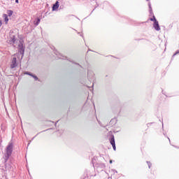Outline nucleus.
Masks as SVG:
<instances>
[{
  "instance_id": "f257e3e1",
  "label": "nucleus",
  "mask_w": 179,
  "mask_h": 179,
  "mask_svg": "<svg viewBox=\"0 0 179 179\" xmlns=\"http://www.w3.org/2000/svg\"><path fill=\"white\" fill-rule=\"evenodd\" d=\"M12 152H13V145L12 143H10L7 146L6 152L5 157H3L4 163H6V162H8V159H9V157H10V155H12Z\"/></svg>"
},
{
  "instance_id": "f03ea898",
  "label": "nucleus",
  "mask_w": 179,
  "mask_h": 179,
  "mask_svg": "<svg viewBox=\"0 0 179 179\" xmlns=\"http://www.w3.org/2000/svg\"><path fill=\"white\" fill-rule=\"evenodd\" d=\"M17 66V62L16 60V57H13L11 64H10V68L11 69H13Z\"/></svg>"
},
{
  "instance_id": "7ed1b4c3",
  "label": "nucleus",
  "mask_w": 179,
  "mask_h": 179,
  "mask_svg": "<svg viewBox=\"0 0 179 179\" xmlns=\"http://www.w3.org/2000/svg\"><path fill=\"white\" fill-rule=\"evenodd\" d=\"M18 48H19V52L22 55V57H23V55H24V48L23 47V44L20 43L18 45Z\"/></svg>"
},
{
  "instance_id": "20e7f679",
  "label": "nucleus",
  "mask_w": 179,
  "mask_h": 179,
  "mask_svg": "<svg viewBox=\"0 0 179 179\" xmlns=\"http://www.w3.org/2000/svg\"><path fill=\"white\" fill-rule=\"evenodd\" d=\"M87 75L89 80L92 81L93 79H94V73H93V71H88Z\"/></svg>"
},
{
  "instance_id": "39448f33",
  "label": "nucleus",
  "mask_w": 179,
  "mask_h": 179,
  "mask_svg": "<svg viewBox=\"0 0 179 179\" xmlns=\"http://www.w3.org/2000/svg\"><path fill=\"white\" fill-rule=\"evenodd\" d=\"M110 143L112 145L113 150H115V138H114V136H112L110 138Z\"/></svg>"
},
{
  "instance_id": "423d86ee",
  "label": "nucleus",
  "mask_w": 179,
  "mask_h": 179,
  "mask_svg": "<svg viewBox=\"0 0 179 179\" xmlns=\"http://www.w3.org/2000/svg\"><path fill=\"white\" fill-rule=\"evenodd\" d=\"M153 27H154V29H155V30H157V31H159L160 26H159V22L158 21H155L154 22Z\"/></svg>"
},
{
  "instance_id": "0eeeda50",
  "label": "nucleus",
  "mask_w": 179,
  "mask_h": 179,
  "mask_svg": "<svg viewBox=\"0 0 179 179\" xmlns=\"http://www.w3.org/2000/svg\"><path fill=\"white\" fill-rule=\"evenodd\" d=\"M58 8H59V2L56 1V3L52 6V10H57V9H58Z\"/></svg>"
},
{
  "instance_id": "6e6552de",
  "label": "nucleus",
  "mask_w": 179,
  "mask_h": 179,
  "mask_svg": "<svg viewBox=\"0 0 179 179\" xmlns=\"http://www.w3.org/2000/svg\"><path fill=\"white\" fill-rule=\"evenodd\" d=\"M15 41H16V38L15 36L13 35L10 37L9 43L10 44H15Z\"/></svg>"
},
{
  "instance_id": "1a4fd4ad",
  "label": "nucleus",
  "mask_w": 179,
  "mask_h": 179,
  "mask_svg": "<svg viewBox=\"0 0 179 179\" xmlns=\"http://www.w3.org/2000/svg\"><path fill=\"white\" fill-rule=\"evenodd\" d=\"M7 14H8V16H11L12 15H13V11L11 10H8L7 11Z\"/></svg>"
},
{
  "instance_id": "9d476101",
  "label": "nucleus",
  "mask_w": 179,
  "mask_h": 179,
  "mask_svg": "<svg viewBox=\"0 0 179 179\" xmlns=\"http://www.w3.org/2000/svg\"><path fill=\"white\" fill-rule=\"evenodd\" d=\"M4 20L6 23H8V22H9V19L8 18V15L6 14H4Z\"/></svg>"
},
{
  "instance_id": "9b49d317",
  "label": "nucleus",
  "mask_w": 179,
  "mask_h": 179,
  "mask_svg": "<svg viewBox=\"0 0 179 179\" xmlns=\"http://www.w3.org/2000/svg\"><path fill=\"white\" fill-rule=\"evenodd\" d=\"M149 9H150V15L153 14V11L152 10V6L150 5V3H148Z\"/></svg>"
},
{
  "instance_id": "f8f14e48",
  "label": "nucleus",
  "mask_w": 179,
  "mask_h": 179,
  "mask_svg": "<svg viewBox=\"0 0 179 179\" xmlns=\"http://www.w3.org/2000/svg\"><path fill=\"white\" fill-rule=\"evenodd\" d=\"M24 75H29V76H31L32 78H33V76H34L33 73H30V72H29V71H26V72L24 73Z\"/></svg>"
},
{
  "instance_id": "ddd939ff",
  "label": "nucleus",
  "mask_w": 179,
  "mask_h": 179,
  "mask_svg": "<svg viewBox=\"0 0 179 179\" xmlns=\"http://www.w3.org/2000/svg\"><path fill=\"white\" fill-rule=\"evenodd\" d=\"M150 20H151V22H154V23H155V22L157 21V20H156V17H155V15H153V18H150Z\"/></svg>"
},
{
  "instance_id": "4468645a",
  "label": "nucleus",
  "mask_w": 179,
  "mask_h": 179,
  "mask_svg": "<svg viewBox=\"0 0 179 179\" xmlns=\"http://www.w3.org/2000/svg\"><path fill=\"white\" fill-rule=\"evenodd\" d=\"M34 24L38 26V24H40V19H38L36 22H34Z\"/></svg>"
},
{
  "instance_id": "2eb2a0df",
  "label": "nucleus",
  "mask_w": 179,
  "mask_h": 179,
  "mask_svg": "<svg viewBox=\"0 0 179 179\" xmlns=\"http://www.w3.org/2000/svg\"><path fill=\"white\" fill-rule=\"evenodd\" d=\"M32 78H34V79L35 80H38V77H37L36 75L34 74V76H32Z\"/></svg>"
},
{
  "instance_id": "dca6fc26",
  "label": "nucleus",
  "mask_w": 179,
  "mask_h": 179,
  "mask_svg": "<svg viewBox=\"0 0 179 179\" xmlns=\"http://www.w3.org/2000/svg\"><path fill=\"white\" fill-rule=\"evenodd\" d=\"M6 170H10V165L6 164Z\"/></svg>"
},
{
  "instance_id": "f3484780",
  "label": "nucleus",
  "mask_w": 179,
  "mask_h": 179,
  "mask_svg": "<svg viewBox=\"0 0 179 179\" xmlns=\"http://www.w3.org/2000/svg\"><path fill=\"white\" fill-rule=\"evenodd\" d=\"M147 164L148 165L149 169H150V167H152V164L150 163V162H147Z\"/></svg>"
},
{
  "instance_id": "a211bd4d",
  "label": "nucleus",
  "mask_w": 179,
  "mask_h": 179,
  "mask_svg": "<svg viewBox=\"0 0 179 179\" xmlns=\"http://www.w3.org/2000/svg\"><path fill=\"white\" fill-rule=\"evenodd\" d=\"M177 54H179V50H177L175 54H173V57H176Z\"/></svg>"
},
{
  "instance_id": "6ab92c4d",
  "label": "nucleus",
  "mask_w": 179,
  "mask_h": 179,
  "mask_svg": "<svg viewBox=\"0 0 179 179\" xmlns=\"http://www.w3.org/2000/svg\"><path fill=\"white\" fill-rule=\"evenodd\" d=\"M16 3H19V0H15Z\"/></svg>"
},
{
  "instance_id": "aec40b11",
  "label": "nucleus",
  "mask_w": 179,
  "mask_h": 179,
  "mask_svg": "<svg viewBox=\"0 0 179 179\" xmlns=\"http://www.w3.org/2000/svg\"><path fill=\"white\" fill-rule=\"evenodd\" d=\"M2 26V21L0 20V27Z\"/></svg>"
},
{
  "instance_id": "412c9836",
  "label": "nucleus",
  "mask_w": 179,
  "mask_h": 179,
  "mask_svg": "<svg viewBox=\"0 0 179 179\" xmlns=\"http://www.w3.org/2000/svg\"><path fill=\"white\" fill-rule=\"evenodd\" d=\"M93 86H94V83H92V87H93Z\"/></svg>"
},
{
  "instance_id": "4be33fe9",
  "label": "nucleus",
  "mask_w": 179,
  "mask_h": 179,
  "mask_svg": "<svg viewBox=\"0 0 179 179\" xmlns=\"http://www.w3.org/2000/svg\"><path fill=\"white\" fill-rule=\"evenodd\" d=\"M110 164H111V163H113V161H112V160H110Z\"/></svg>"
},
{
  "instance_id": "5701e85b",
  "label": "nucleus",
  "mask_w": 179,
  "mask_h": 179,
  "mask_svg": "<svg viewBox=\"0 0 179 179\" xmlns=\"http://www.w3.org/2000/svg\"><path fill=\"white\" fill-rule=\"evenodd\" d=\"M59 58H62L61 57H59Z\"/></svg>"
},
{
  "instance_id": "b1692460",
  "label": "nucleus",
  "mask_w": 179,
  "mask_h": 179,
  "mask_svg": "<svg viewBox=\"0 0 179 179\" xmlns=\"http://www.w3.org/2000/svg\"><path fill=\"white\" fill-rule=\"evenodd\" d=\"M147 1H149V0H147Z\"/></svg>"
}]
</instances>
